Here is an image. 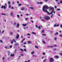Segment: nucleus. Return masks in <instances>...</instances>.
<instances>
[{"mask_svg": "<svg viewBox=\"0 0 62 62\" xmlns=\"http://www.w3.org/2000/svg\"><path fill=\"white\" fill-rule=\"evenodd\" d=\"M54 7L55 8H57V7H56V6H55Z\"/></svg>", "mask_w": 62, "mask_h": 62, "instance_id": "obj_54", "label": "nucleus"}, {"mask_svg": "<svg viewBox=\"0 0 62 62\" xmlns=\"http://www.w3.org/2000/svg\"><path fill=\"white\" fill-rule=\"evenodd\" d=\"M0 41L1 43H3V42L2 41V40H0Z\"/></svg>", "mask_w": 62, "mask_h": 62, "instance_id": "obj_47", "label": "nucleus"}, {"mask_svg": "<svg viewBox=\"0 0 62 62\" xmlns=\"http://www.w3.org/2000/svg\"><path fill=\"white\" fill-rule=\"evenodd\" d=\"M4 47L5 48H6V49H7V48H8V47L7 46H5Z\"/></svg>", "mask_w": 62, "mask_h": 62, "instance_id": "obj_44", "label": "nucleus"}, {"mask_svg": "<svg viewBox=\"0 0 62 62\" xmlns=\"http://www.w3.org/2000/svg\"><path fill=\"white\" fill-rule=\"evenodd\" d=\"M32 34H34V35H36V33L35 32H33L32 33Z\"/></svg>", "mask_w": 62, "mask_h": 62, "instance_id": "obj_21", "label": "nucleus"}, {"mask_svg": "<svg viewBox=\"0 0 62 62\" xmlns=\"http://www.w3.org/2000/svg\"><path fill=\"white\" fill-rule=\"evenodd\" d=\"M17 17L18 18H19L20 17V16L19 15H17Z\"/></svg>", "mask_w": 62, "mask_h": 62, "instance_id": "obj_39", "label": "nucleus"}, {"mask_svg": "<svg viewBox=\"0 0 62 62\" xmlns=\"http://www.w3.org/2000/svg\"><path fill=\"white\" fill-rule=\"evenodd\" d=\"M47 60L46 59H45L43 61V62H46V60Z\"/></svg>", "mask_w": 62, "mask_h": 62, "instance_id": "obj_26", "label": "nucleus"}, {"mask_svg": "<svg viewBox=\"0 0 62 62\" xmlns=\"http://www.w3.org/2000/svg\"><path fill=\"white\" fill-rule=\"evenodd\" d=\"M10 56L12 57H13L14 56V54H11Z\"/></svg>", "mask_w": 62, "mask_h": 62, "instance_id": "obj_9", "label": "nucleus"}, {"mask_svg": "<svg viewBox=\"0 0 62 62\" xmlns=\"http://www.w3.org/2000/svg\"><path fill=\"white\" fill-rule=\"evenodd\" d=\"M21 10H24V8H23L21 9Z\"/></svg>", "mask_w": 62, "mask_h": 62, "instance_id": "obj_14", "label": "nucleus"}, {"mask_svg": "<svg viewBox=\"0 0 62 62\" xmlns=\"http://www.w3.org/2000/svg\"><path fill=\"white\" fill-rule=\"evenodd\" d=\"M5 6L6 7H7V4L6 3L5 4Z\"/></svg>", "mask_w": 62, "mask_h": 62, "instance_id": "obj_57", "label": "nucleus"}, {"mask_svg": "<svg viewBox=\"0 0 62 62\" xmlns=\"http://www.w3.org/2000/svg\"><path fill=\"white\" fill-rule=\"evenodd\" d=\"M10 15L11 16H12L13 15V13H11Z\"/></svg>", "mask_w": 62, "mask_h": 62, "instance_id": "obj_30", "label": "nucleus"}, {"mask_svg": "<svg viewBox=\"0 0 62 62\" xmlns=\"http://www.w3.org/2000/svg\"><path fill=\"white\" fill-rule=\"evenodd\" d=\"M43 43H44V44H45L46 43L44 41H43Z\"/></svg>", "mask_w": 62, "mask_h": 62, "instance_id": "obj_42", "label": "nucleus"}, {"mask_svg": "<svg viewBox=\"0 0 62 62\" xmlns=\"http://www.w3.org/2000/svg\"><path fill=\"white\" fill-rule=\"evenodd\" d=\"M15 45H16V46H19V44L18 43H17L16 44H15Z\"/></svg>", "mask_w": 62, "mask_h": 62, "instance_id": "obj_18", "label": "nucleus"}, {"mask_svg": "<svg viewBox=\"0 0 62 62\" xmlns=\"http://www.w3.org/2000/svg\"><path fill=\"white\" fill-rule=\"evenodd\" d=\"M27 16H28V14H25Z\"/></svg>", "mask_w": 62, "mask_h": 62, "instance_id": "obj_59", "label": "nucleus"}, {"mask_svg": "<svg viewBox=\"0 0 62 62\" xmlns=\"http://www.w3.org/2000/svg\"><path fill=\"white\" fill-rule=\"evenodd\" d=\"M4 8V6H2L1 7V8Z\"/></svg>", "mask_w": 62, "mask_h": 62, "instance_id": "obj_49", "label": "nucleus"}, {"mask_svg": "<svg viewBox=\"0 0 62 62\" xmlns=\"http://www.w3.org/2000/svg\"><path fill=\"white\" fill-rule=\"evenodd\" d=\"M58 34V32H57L54 35L55 36H56V35H57Z\"/></svg>", "mask_w": 62, "mask_h": 62, "instance_id": "obj_12", "label": "nucleus"}, {"mask_svg": "<svg viewBox=\"0 0 62 62\" xmlns=\"http://www.w3.org/2000/svg\"><path fill=\"white\" fill-rule=\"evenodd\" d=\"M56 39H57L56 37H55L54 38V39L55 40H56Z\"/></svg>", "mask_w": 62, "mask_h": 62, "instance_id": "obj_37", "label": "nucleus"}, {"mask_svg": "<svg viewBox=\"0 0 62 62\" xmlns=\"http://www.w3.org/2000/svg\"><path fill=\"white\" fill-rule=\"evenodd\" d=\"M20 55H21V56H23V54H20Z\"/></svg>", "mask_w": 62, "mask_h": 62, "instance_id": "obj_43", "label": "nucleus"}, {"mask_svg": "<svg viewBox=\"0 0 62 62\" xmlns=\"http://www.w3.org/2000/svg\"><path fill=\"white\" fill-rule=\"evenodd\" d=\"M60 54L61 55H62V53H60Z\"/></svg>", "mask_w": 62, "mask_h": 62, "instance_id": "obj_64", "label": "nucleus"}, {"mask_svg": "<svg viewBox=\"0 0 62 62\" xmlns=\"http://www.w3.org/2000/svg\"><path fill=\"white\" fill-rule=\"evenodd\" d=\"M54 27H56V25H55V24H54Z\"/></svg>", "mask_w": 62, "mask_h": 62, "instance_id": "obj_56", "label": "nucleus"}, {"mask_svg": "<svg viewBox=\"0 0 62 62\" xmlns=\"http://www.w3.org/2000/svg\"><path fill=\"white\" fill-rule=\"evenodd\" d=\"M54 58H51L50 59V62H54Z\"/></svg>", "mask_w": 62, "mask_h": 62, "instance_id": "obj_5", "label": "nucleus"}, {"mask_svg": "<svg viewBox=\"0 0 62 62\" xmlns=\"http://www.w3.org/2000/svg\"><path fill=\"white\" fill-rule=\"evenodd\" d=\"M16 26L18 28L19 27V24L18 23L17 25Z\"/></svg>", "mask_w": 62, "mask_h": 62, "instance_id": "obj_11", "label": "nucleus"}, {"mask_svg": "<svg viewBox=\"0 0 62 62\" xmlns=\"http://www.w3.org/2000/svg\"><path fill=\"white\" fill-rule=\"evenodd\" d=\"M35 47L36 48H37V49H38V46H35Z\"/></svg>", "mask_w": 62, "mask_h": 62, "instance_id": "obj_31", "label": "nucleus"}, {"mask_svg": "<svg viewBox=\"0 0 62 62\" xmlns=\"http://www.w3.org/2000/svg\"><path fill=\"white\" fill-rule=\"evenodd\" d=\"M30 8H31V9H33V7H30Z\"/></svg>", "mask_w": 62, "mask_h": 62, "instance_id": "obj_62", "label": "nucleus"}, {"mask_svg": "<svg viewBox=\"0 0 62 62\" xmlns=\"http://www.w3.org/2000/svg\"><path fill=\"white\" fill-rule=\"evenodd\" d=\"M35 26H36V28H38V25H35Z\"/></svg>", "mask_w": 62, "mask_h": 62, "instance_id": "obj_35", "label": "nucleus"}, {"mask_svg": "<svg viewBox=\"0 0 62 62\" xmlns=\"http://www.w3.org/2000/svg\"><path fill=\"white\" fill-rule=\"evenodd\" d=\"M13 40L14 42H16V41H15V40H14V39H13Z\"/></svg>", "mask_w": 62, "mask_h": 62, "instance_id": "obj_46", "label": "nucleus"}, {"mask_svg": "<svg viewBox=\"0 0 62 62\" xmlns=\"http://www.w3.org/2000/svg\"><path fill=\"white\" fill-rule=\"evenodd\" d=\"M10 47V48H12V45H11L9 46Z\"/></svg>", "mask_w": 62, "mask_h": 62, "instance_id": "obj_32", "label": "nucleus"}, {"mask_svg": "<svg viewBox=\"0 0 62 62\" xmlns=\"http://www.w3.org/2000/svg\"><path fill=\"white\" fill-rule=\"evenodd\" d=\"M17 4H19V1H18L17 2Z\"/></svg>", "mask_w": 62, "mask_h": 62, "instance_id": "obj_61", "label": "nucleus"}, {"mask_svg": "<svg viewBox=\"0 0 62 62\" xmlns=\"http://www.w3.org/2000/svg\"><path fill=\"white\" fill-rule=\"evenodd\" d=\"M24 45H25V44H26V42H24Z\"/></svg>", "mask_w": 62, "mask_h": 62, "instance_id": "obj_45", "label": "nucleus"}, {"mask_svg": "<svg viewBox=\"0 0 62 62\" xmlns=\"http://www.w3.org/2000/svg\"><path fill=\"white\" fill-rule=\"evenodd\" d=\"M42 36H46V34H42Z\"/></svg>", "mask_w": 62, "mask_h": 62, "instance_id": "obj_27", "label": "nucleus"}, {"mask_svg": "<svg viewBox=\"0 0 62 62\" xmlns=\"http://www.w3.org/2000/svg\"><path fill=\"white\" fill-rule=\"evenodd\" d=\"M55 57H56V58L57 59H58V58H59V56L57 55H55Z\"/></svg>", "mask_w": 62, "mask_h": 62, "instance_id": "obj_7", "label": "nucleus"}, {"mask_svg": "<svg viewBox=\"0 0 62 62\" xmlns=\"http://www.w3.org/2000/svg\"><path fill=\"white\" fill-rule=\"evenodd\" d=\"M27 42L28 43H29V44H31V42L30 41H28Z\"/></svg>", "mask_w": 62, "mask_h": 62, "instance_id": "obj_10", "label": "nucleus"}, {"mask_svg": "<svg viewBox=\"0 0 62 62\" xmlns=\"http://www.w3.org/2000/svg\"><path fill=\"white\" fill-rule=\"evenodd\" d=\"M5 58L4 57H3V58L2 59V60H4V59H5Z\"/></svg>", "mask_w": 62, "mask_h": 62, "instance_id": "obj_52", "label": "nucleus"}, {"mask_svg": "<svg viewBox=\"0 0 62 62\" xmlns=\"http://www.w3.org/2000/svg\"><path fill=\"white\" fill-rule=\"evenodd\" d=\"M18 6H22V4L21 3L18 4Z\"/></svg>", "mask_w": 62, "mask_h": 62, "instance_id": "obj_29", "label": "nucleus"}, {"mask_svg": "<svg viewBox=\"0 0 62 62\" xmlns=\"http://www.w3.org/2000/svg\"><path fill=\"white\" fill-rule=\"evenodd\" d=\"M50 9V10H52V11L51 13H53V12L54 11V8L53 7H51V6H50L49 7V9Z\"/></svg>", "mask_w": 62, "mask_h": 62, "instance_id": "obj_3", "label": "nucleus"}, {"mask_svg": "<svg viewBox=\"0 0 62 62\" xmlns=\"http://www.w3.org/2000/svg\"><path fill=\"white\" fill-rule=\"evenodd\" d=\"M43 8L44 10H45L47 9H49V7L46 5H45L44 6V7H43L42 9Z\"/></svg>", "mask_w": 62, "mask_h": 62, "instance_id": "obj_2", "label": "nucleus"}, {"mask_svg": "<svg viewBox=\"0 0 62 62\" xmlns=\"http://www.w3.org/2000/svg\"><path fill=\"white\" fill-rule=\"evenodd\" d=\"M1 15H4V16H6V15L4 14V13H2L1 14Z\"/></svg>", "mask_w": 62, "mask_h": 62, "instance_id": "obj_19", "label": "nucleus"}, {"mask_svg": "<svg viewBox=\"0 0 62 62\" xmlns=\"http://www.w3.org/2000/svg\"><path fill=\"white\" fill-rule=\"evenodd\" d=\"M49 0H45V1L46 2H48V1Z\"/></svg>", "mask_w": 62, "mask_h": 62, "instance_id": "obj_48", "label": "nucleus"}, {"mask_svg": "<svg viewBox=\"0 0 62 62\" xmlns=\"http://www.w3.org/2000/svg\"><path fill=\"white\" fill-rule=\"evenodd\" d=\"M27 35H28V36H31V35L30 34H29V33H28L27 34Z\"/></svg>", "mask_w": 62, "mask_h": 62, "instance_id": "obj_34", "label": "nucleus"}, {"mask_svg": "<svg viewBox=\"0 0 62 62\" xmlns=\"http://www.w3.org/2000/svg\"><path fill=\"white\" fill-rule=\"evenodd\" d=\"M38 28L39 29H41V28L40 27V26H38Z\"/></svg>", "mask_w": 62, "mask_h": 62, "instance_id": "obj_25", "label": "nucleus"}, {"mask_svg": "<svg viewBox=\"0 0 62 62\" xmlns=\"http://www.w3.org/2000/svg\"><path fill=\"white\" fill-rule=\"evenodd\" d=\"M22 25L23 26H26V25H27V24H22Z\"/></svg>", "mask_w": 62, "mask_h": 62, "instance_id": "obj_17", "label": "nucleus"}, {"mask_svg": "<svg viewBox=\"0 0 62 62\" xmlns=\"http://www.w3.org/2000/svg\"><path fill=\"white\" fill-rule=\"evenodd\" d=\"M41 20H42V21H43V22H45V20H44L43 19H41Z\"/></svg>", "mask_w": 62, "mask_h": 62, "instance_id": "obj_23", "label": "nucleus"}, {"mask_svg": "<svg viewBox=\"0 0 62 62\" xmlns=\"http://www.w3.org/2000/svg\"><path fill=\"white\" fill-rule=\"evenodd\" d=\"M60 27L62 28V24H61L60 25Z\"/></svg>", "mask_w": 62, "mask_h": 62, "instance_id": "obj_53", "label": "nucleus"}, {"mask_svg": "<svg viewBox=\"0 0 62 62\" xmlns=\"http://www.w3.org/2000/svg\"><path fill=\"white\" fill-rule=\"evenodd\" d=\"M44 33V30H42L41 31V33Z\"/></svg>", "mask_w": 62, "mask_h": 62, "instance_id": "obj_13", "label": "nucleus"}, {"mask_svg": "<svg viewBox=\"0 0 62 62\" xmlns=\"http://www.w3.org/2000/svg\"><path fill=\"white\" fill-rule=\"evenodd\" d=\"M56 2H58L59 1V0H55Z\"/></svg>", "mask_w": 62, "mask_h": 62, "instance_id": "obj_55", "label": "nucleus"}, {"mask_svg": "<svg viewBox=\"0 0 62 62\" xmlns=\"http://www.w3.org/2000/svg\"><path fill=\"white\" fill-rule=\"evenodd\" d=\"M53 46H54V47H57V46L56 45H54Z\"/></svg>", "mask_w": 62, "mask_h": 62, "instance_id": "obj_20", "label": "nucleus"}, {"mask_svg": "<svg viewBox=\"0 0 62 62\" xmlns=\"http://www.w3.org/2000/svg\"><path fill=\"white\" fill-rule=\"evenodd\" d=\"M47 47H53V46H47Z\"/></svg>", "mask_w": 62, "mask_h": 62, "instance_id": "obj_38", "label": "nucleus"}, {"mask_svg": "<svg viewBox=\"0 0 62 62\" xmlns=\"http://www.w3.org/2000/svg\"><path fill=\"white\" fill-rule=\"evenodd\" d=\"M20 50L21 51H22V52H23V49H22L21 48H20Z\"/></svg>", "mask_w": 62, "mask_h": 62, "instance_id": "obj_24", "label": "nucleus"}, {"mask_svg": "<svg viewBox=\"0 0 62 62\" xmlns=\"http://www.w3.org/2000/svg\"><path fill=\"white\" fill-rule=\"evenodd\" d=\"M31 54H34V51H33L31 52Z\"/></svg>", "mask_w": 62, "mask_h": 62, "instance_id": "obj_15", "label": "nucleus"}, {"mask_svg": "<svg viewBox=\"0 0 62 62\" xmlns=\"http://www.w3.org/2000/svg\"><path fill=\"white\" fill-rule=\"evenodd\" d=\"M60 2L61 3H62V0H61L60 1Z\"/></svg>", "mask_w": 62, "mask_h": 62, "instance_id": "obj_51", "label": "nucleus"}, {"mask_svg": "<svg viewBox=\"0 0 62 62\" xmlns=\"http://www.w3.org/2000/svg\"><path fill=\"white\" fill-rule=\"evenodd\" d=\"M11 44H13V40H11Z\"/></svg>", "mask_w": 62, "mask_h": 62, "instance_id": "obj_28", "label": "nucleus"}, {"mask_svg": "<svg viewBox=\"0 0 62 62\" xmlns=\"http://www.w3.org/2000/svg\"><path fill=\"white\" fill-rule=\"evenodd\" d=\"M28 19V18H26L25 19V20H27Z\"/></svg>", "mask_w": 62, "mask_h": 62, "instance_id": "obj_63", "label": "nucleus"}, {"mask_svg": "<svg viewBox=\"0 0 62 62\" xmlns=\"http://www.w3.org/2000/svg\"><path fill=\"white\" fill-rule=\"evenodd\" d=\"M51 14H52V15L51 16V18H52V17L53 16V13H51Z\"/></svg>", "mask_w": 62, "mask_h": 62, "instance_id": "obj_16", "label": "nucleus"}, {"mask_svg": "<svg viewBox=\"0 0 62 62\" xmlns=\"http://www.w3.org/2000/svg\"><path fill=\"white\" fill-rule=\"evenodd\" d=\"M24 51H25V52H26V50L25 49H24Z\"/></svg>", "mask_w": 62, "mask_h": 62, "instance_id": "obj_50", "label": "nucleus"}, {"mask_svg": "<svg viewBox=\"0 0 62 62\" xmlns=\"http://www.w3.org/2000/svg\"><path fill=\"white\" fill-rule=\"evenodd\" d=\"M11 7V6L10 5L9 6V8H10Z\"/></svg>", "mask_w": 62, "mask_h": 62, "instance_id": "obj_58", "label": "nucleus"}, {"mask_svg": "<svg viewBox=\"0 0 62 62\" xmlns=\"http://www.w3.org/2000/svg\"><path fill=\"white\" fill-rule=\"evenodd\" d=\"M42 54H43V55H45L46 54L45 53L43 52V53Z\"/></svg>", "mask_w": 62, "mask_h": 62, "instance_id": "obj_36", "label": "nucleus"}, {"mask_svg": "<svg viewBox=\"0 0 62 62\" xmlns=\"http://www.w3.org/2000/svg\"><path fill=\"white\" fill-rule=\"evenodd\" d=\"M7 53L8 54V55H9V54H10V52L8 51H7Z\"/></svg>", "mask_w": 62, "mask_h": 62, "instance_id": "obj_8", "label": "nucleus"}, {"mask_svg": "<svg viewBox=\"0 0 62 62\" xmlns=\"http://www.w3.org/2000/svg\"><path fill=\"white\" fill-rule=\"evenodd\" d=\"M19 35L18 34H17L16 37V39H18L19 38Z\"/></svg>", "mask_w": 62, "mask_h": 62, "instance_id": "obj_6", "label": "nucleus"}, {"mask_svg": "<svg viewBox=\"0 0 62 62\" xmlns=\"http://www.w3.org/2000/svg\"><path fill=\"white\" fill-rule=\"evenodd\" d=\"M57 10H58V11H59V10H60L61 9H57Z\"/></svg>", "mask_w": 62, "mask_h": 62, "instance_id": "obj_40", "label": "nucleus"}, {"mask_svg": "<svg viewBox=\"0 0 62 62\" xmlns=\"http://www.w3.org/2000/svg\"><path fill=\"white\" fill-rule=\"evenodd\" d=\"M60 3L59 2L57 3V4H58V5H60Z\"/></svg>", "mask_w": 62, "mask_h": 62, "instance_id": "obj_60", "label": "nucleus"}, {"mask_svg": "<svg viewBox=\"0 0 62 62\" xmlns=\"http://www.w3.org/2000/svg\"><path fill=\"white\" fill-rule=\"evenodd\" d=\"M8 5H10V2L8 1Z\"/></svg>", "mask_w": 62, "mask_h": 62, "instance_id": "obj_22", "label": "nucleus"}, {"mask_svg": "<svg viewBox=\"0 0 62 62\" xmlns=\"http://www.w3.org/2000/svg\"><path fill=\"white\" fill-rule=\"evenodd\" d=\"M42 10L43 11H44V12H46V13L48 14V15H50V14H51V13H50L47 10L46 11L45 10H44V8H43Z\"/></svg>", "mask_w": 62, "mask_h": 62, "instance_id": "obj_4", "label": "nucleus"}, {"mask_svg": "<svg viewBox=\"0 0 62 62\" xmlns=\"http://www.w3.org/2000/svg\"><path fill=\"white\" fill-rule=\"evenodd\" d=\"M43 3L42 2H40L39 3L40 4H43Z\"/></svg>", "mask_w": 62, "mask_h": 62, "instance_id": "obj_41", "label": "nucleus"}, {"mask_svg": "<svg viewBox=\"0 0 62 62\" xmlns=\"http://www.w3.org/2000/svg\"><path fill=\"white\" fill-rule=\"evenodd\" d=\"M3 8H4V9H6V6H4L3 7Z\"/></svg>", "mask_w": 62, "mask_h": 62, "instance_id": "obj_33", "label": "nucleus"}, {"mask_svg": "<svg viewBox=\"0 0 62 62\" xmlns=\"http://www.w3.org/2000/svg\"><path fill=\"white\" fill-rule=\"evenodd\" d=\"M44 19L46 20H48L50 19V17L48 16H46L44 17Z\"/></svg>", "mask_w": 62, "mask_h": 62, "instance_id": "obj_1", "label": "nucleus"}]
</instances>
